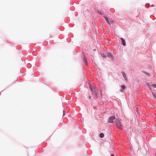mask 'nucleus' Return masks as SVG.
Masks as SVG:
<instances>
[{
	"instance_id": "obj_1",
	"label": "nucleus",
	"mask_w": 156,
	"mask_h": 156,
	"mask_svg": "<svg viewBox=\"0 0 156 156\" xmlns=\"http://www.w3.org/2000/svg\"><path fill=\"white\" fill-rule=\"evenodd\" d=\"M115 123L117 127H118L119 129H122V125L120 121L119 120L117 119L115 121Z\"/></svg>"
},
{
	"instance_id": "obj_2",
	"label": "nucleus",
	"mask_w": 156,
	"mask_h": 156,
	"mask_svg": "<svg viewBox=\"0 0 156 156\" xmlns=\"http://www.w3.org/2000/svg\"><path fill=\"white\" fill-rule=\"evenodd\" d=\"M115 119V117L113 115L110 117L108 118V122L110 123H112L113 122V120Z\"/></svg>"
},
{
	"instance_id": "obj_3",
	"label": "nucleus",
	"mask_w": 156,
	"mask_h": 156,
	"mask_svg": "<svg viewBox=\"0 0 156 156\" xmlns=\"http://www.w3.org/2000/svg\"><path fill=\"white\" fill-rule=\"evenodd\" d=\"M106 55L107 57L108 56L109 57L111 60H112L113 59V57L111 54L109 53H107Z\"/></svg>"
},
{
	"instance_id": "obj_4",
	"label": "nucleus",
	"mask_w": 156,
	"mask_h": 156,
	"mask_svg": "<svg viewBox=\"0 0 156 156\" xmlns=\"http://www.w3.org/2000/svg\"><path fill=\"white\" fill-rule=\"evenodd\" d=\"M121 39L122 41H121L122 44L124 46H126V44L125 40L122 37L121 38Z\"/></svg>"
},
{
	"instance_id": "obj_5",
	"label": "nucleus",
	"mask_w": 156,
	"mask_h": 156,
	"mask_svg": "<svg viewBox=\"0 0 156 156\" xmlns=\"http://www.w3.org/2000/svg\"><path fill=\"white\" fill-rule=\"evenodd\" d=\"M122 75L124 79L126 81H127V76L125 74V73L123 72H122Z\"/></svg>"
},
{
	"instance_id": "obj_6",
	"label": "nucleus",
	"mask_w": 156,
	"mask_h": 156,
	"mask_svg": "<svg viewBox=\"0 0 156 156\" xmlns=\"http://www.w3.org/2000/svg\"><path fill=\"white\" fill-rule=\"evenodd\" d=\"M83 61L84 64L87 65V61L86 58H85V56H83Z\"/></svg>"
},
{
	"instance_id": "obj_7",
	"label": "nucleus",
	"mask_w": 156,
	"mask_h": 156,
	"mask_svg": "<svg viewBox=\"0 0 156 156\" xmlns=\"http://www.w3.org/2000/svg\"><path fill=\"white\" fill-rule=\"evenodd\" d=\"M105 19L106 22L109 25H110V23L109 22V20L108 19V18L107 17H105Z\"/></svg>"
},
{
	"instance_id": "obj_8",
	"label": "nucleus",
	"mask_w": 156,
	"mask_h": 156,
	"mask_svg": "<svg viewBox=\"0 0 156 156\" xmlns=\"http://www.w3.org/2000/svg\"><path fill=\"white\" fill-rule=\"evenodd\" d=\"M141 124H142V126H143L142 127H143V128L144 129V128H146V126L144 123H142Z\"/></svg>"
},
{
	"instance_id": "obj_9",
	"label": "nucleus",
	"mask_w": 156,
	"mask_h": 156,
	"mask_svg": "<svg viewBox=\"0 0 156 156\" xmlns=\"http://www.w3.org/2000/svg\"><path fill=\"white\" fill-rule=\"evenodd\" d=\"M94 94H97V93H98V90L96 89H94Z\"/></svg>"
},
{
	"instance_id": "obj_10",
	"label": "nucleus",
	"mask_w": 156,
	"mask_h": 156,
	"mask_svg": "<svg viewBox=\"0 0 156 156\" xmlns=\"http://www.w3.org/2000/svg\"><path fill=\"white\" fill-rule=\"evenodd\" d=\"M104 136V135L103 133H101L100 134V137L101 138H103Z\"/></svg>"
},
{
	"instance_id": "obj_11",
	"label": "nucleus",
	"mask_w": 156,
	"mask_h": 156,
	"mask_svg": "<svg viewBox=\"0 0 156 156\" xmlns=\"http://www.w3.org/2000/svg\"><path fill=\"white\" fill-rule=\"evenodd\" d=\"M125 88V86L124 85H122L121 87V89L122 90H124Z\"/></svg>"
},
{
	"instance_id": "obj_12",
	"label": "nucleus",
	"mask_w": 156,
	"mask_h": 156,
	"mask_svg": "<svg viewBox=\"0 0 156 156\" xmlns=\"http://www.w3.org/2000/svg\"><path fill=\"white\" fill-rule=\"evenodd\" d=\"M101 56L103 58H105V57H107V56H105V55L104 54H102Z\"/></svg>"
},
{
	"instance_id": "obj_13",
	"label": "nucleus",
	"mask_w": 156,
	"mask_h": 156,
	"mask_svg": "<svg viewBox=\"0 0 156 156\" xmlns=\"http://www.w3.org/2000/svg\"><path fill=\"white\" fill-rule=\"evenodd\" d=\"M110 20V22L111 23H115L114 21L113 20Z\"/></svg>"
},
{
	"instance_id": "obj_14",
	"label": "nucleus",
	"mask_w": 156,
	"mask_h": 156,
	"mask_svg": "<svg viewBox=\"0 0 156 156\" xmlns=\"http://www.w3.org/2000/svg\"><path fill=\"white\" fill-rule=\"evenodd\" d=\"M151 86L154 88H156V84H152V85H151Z\"/></svg>"
},
{
	"instance_id": "obj_15",
	"label": "nucleus",
	"mask_w": 156,
	"mask_h": 156,
	"mask_svg": "<svg viewBox=\"0 0 156 156\" xmlns=\"http://www.w3.org/2000/svg\"><path fill=\"white\" fill-rule=\"evenodd\" d=\"M98 13H99L100 14L102 15V13L99 10H98Z\"/></svg>"
},
{
	"instance_id": "obj_16",
	"label": "nucleus",
	"mask_w": 156,
	"mask_h": 156,
	"mask_svg": "<svg viewBox=\"0 0 156 156\" xmlns=\"http://www.w3.org/2000/svg\"><path fill=\"white\" fill-rule=\"evenodd\" d=\"M90 90H91V91H92H92H93V89H92V87H91V86H90Z\"/></svg>"
},
{
	"instance_id": "obj_17",
	"label": "nucleus",
	"mask_w": 156,
	"mask_h": 156,
	"mask_svg": "<svg viewBox=\"0 0 156 156\" xmlns=\"http://www.w3.org/2000/svg\"><path fill=\"white\" fill-rule=\"evenodd\" d=\"M111 156H114V155L113 154H111Z\"/></svg>"
},
{
	"instance_id": "obj_18",
	"label": "nucleus",
	"mask_w": 156,
	"mask_h": 156,
	"mask_svg": "<svg viewBox=\"0 0 156 156\" xmlns=\"http://www.w3.org/2000/svg\"><path fill=\"white\" fill-rule=\"evenodd\" d=\"M155 156H156V154L155 155Z\"/></svg>"
}]
</instances>
